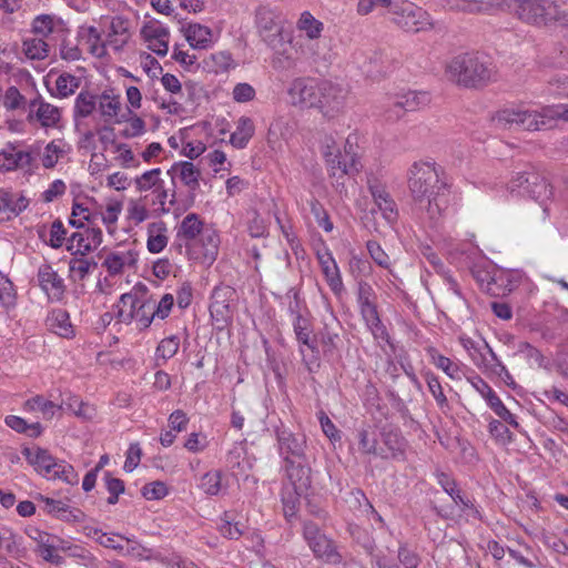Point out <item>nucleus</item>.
I'll return each mask as SVG.
<instances>
[{"mask_svg": "<svg viewBox=\"0 0 568 568\" xmlns=\"http://www.w3.org/2000/svg\"><path fill=\"white\" fill-rule=\"evenodd\" d=\"M2 104L7 111L24 110L28 106L26 97L14 85L6 90Z\"/></svg>", "mask_w": 568, "mask_h": 568, "instance_id": "49", "label": "nucleus"}, {"mask_svg": "<svg viewBox=\"0 0 568 568\" xmlns=\"http://www.w3.org/2000/svg\"><path fill=\"white\" fill-rule=\"evenodd\" d=\"M98 109L105 122L115 119L121 111L120 95H115L112 90L104 91L98 95Z\"/></svg>", "mask_w": 568, "mask_h": 568, "instance_id": "34", "label": "nucleus"}, {"mask_svg": "<svg viewBox=\"0 0 568 568\" xmlns=\"http://www.w3.org/2000/svg\"><path fill=\"white\" fill-rule=\"evenodd\" d=\"M525 180H530V171L519 172L511 178V180L507 184V192L511 196H526L528 193V182Z\"/></svg>", "mask_w": 568, "mask_h": 568, "instance_id": "52", "label": "nucleus"}, {"mask_svg": "<svg viewBox=\"0 0 568 568\" xmlns=\"http://www.w3.org/2000/svg\"><path fill=\"white\" fill-rule=\"evenodd\" d=\"M40 153L39 149L23 151L9 144L0 151V170H27L30 171L34 166L36 156Z\"/></svg>", "mask_w": 568, "mask_h": 568, "instance_id": "13", "label": "nucleus"}, {"mask_svg": "<svg viewBox=\"0 0 568 568\" xmlns=\"http://www.w3.org/2000/svg\"><path fill=\"white\" fill-rule=\"evenodd\" d=\"M255 26L262 41L275 53L284 52V47L291 41L285 31L282 12L268 4L260 6L255 11Z\"/></svg>", "mask_w": 568, "mask_h": 568, "instance_id": "5", "label": "nucleus"}, {"mask_svg": "<svg viewBox=\"0 0 568 568\" xmlns=\"http://www.w3.org/2000/svg\"><path fill=\"white\" fill-rule=\"evenodd\" d=\"M32 32L43 39L52 34L55 37L70 34V29L62 19L55 16L40 14L32 21Z\"/></svg>", "mask_w": 568, "mask_h": 568, "instance_id": "23", "label": "nucleus"}, {"mask_svg": "<svg viewBox=\"0 0 568 568\" xmlns=\"http://www.w3.org/2000/svg\"><path fill=\"white\" fill-rule=\"evenodd\" d=\"M296 29L307 40L316 41L322 37L324 31V23L316 19L310 11L305 10L301 12L296 21Z\"/></svg>", "mask_w": 568, "mask_h": 568, "instance_id": "30", "label": "nucleus"}, {"mask_svg": "<svg viewBox=\"0 0 568 568\" xmlns=\"http://www.w3.org/2000/svg\"><path fill=\"white\" fill-rule=\"evenodd\" d=\"M67 229L62 221L55 220L50 227V239L47 242L52 248H60L67 240Z\"/></svg>", "mask_w": 568, "mask_h": 568, "instance_id": "61", "label": "nucleus"}, {"mask_svg": "<svg viewBox=\"0 0 568 568\" xmlns=\"http://www.w3.org/2000/svg\"><path fill=\"white\" fill-rule=\"evenodd\" d=\"M27 120L38 121L42 128H55L61 120V110L37 93L28 103Z\"/></svg>", "mask_w": 568, "mask_h": 568, "instance_id": "11", "label": "nucleus"}, {"mask_svg": "<svg viewBox=\"0 0 568 568\" xmlns=\"http://www.w3.org/2000/svg\"><path fill=\"white\" fill-rule=\"evenodd\" d=\"M135 292L122 294L114 305L115 317L120 323L130 324L133 322L138 305L142 298V288L135 286Z\"/></svg>", "mask_w": 568, "mask_h": 568, "instance_id": "24", "label": "nucleus"}, {"mask_svg": "<svg viewBox=\"0 0 568 568\" xmlns=\"http://www.w3.org/2000/svg\"><path fill=\"white\" fill-rule=\"evenodd\" d=\"M516 354L523 356L532 368H545L548 366V361L541 352L527 342L518 344Z\"/></svg>", "mask_w": 568, "mask_h": 568, "instance_id": "43", "label": "nucleus"}, {"mask_svg": "<svg viewBox=\"0 0 568 568\" xmlns=\"http://www.w3.org/2000/svg\"><path fill=\"white\" fill-rule=\"evenodd\" d=\"M102 237V231L99 227H88L84 232H74L67 240V250L71 255H88L101 245Z\"/></svg>", "mask_w": 568, "mask_h": 568, "instance_id": "14", "label": "nucleus"}, {"mask_svg": "<svg viewBox=\"0 0 568 568\" xmlns=\"http://www.w3.org/2000/svg\"><path fill=\"white\" fill-rule=\"evenodd\" d=\"M199 170L191 162H180V180L189 187V194L180 200V207L189 209L194 204L195 190L199 189Z\"/></svg>", "mask_w": 568, "mask_h": 568, "instance_id": "27", "label": "nucleus"}, {"mask_svg": "<svg viewBox=\"0 0 568 568\" xmlns=\"http://www.w3.org/2000/svg\"><path fill=\"white\" fill-rule=\"evenodd\" d=\"M357 302L361 316L374 339L388 342L387 329L381 321L377 306L374 302V291L368 284L359 285Z\"/></svg>", "mask_w": 568, "mask_h": 568, "instance_id": "8", "label": "nucleus"}, {"mask_svg": "<svg viewBox=\"0 0 568 568\" xmlns=\"http://www.w3.org/2000/svg\"><path fill=\"white\" fill-rule=\"evenodd\" d=\"M255 132V125L251 118L241 116L236 122V129L230 136V143L235 149H244Z\"/></svg>", "mask_w": 568, "mask_h": 568, "instance_id": "31", "label": "nucleus"}, {"mask_svg": "<svg viewBox=\"0 0 568 568\" xmlns=\"http://www.w3.org/2000/svg\"><path fill=\"white\" fill-rule=\"evenodd\" d=\"M524 111L525 109L520 108L504 109L496 114L494 121L500 129L511 130L521 128Z\"/></svg>", "mask_w": 568, "mask_h": 568, "instance_id": "41", "label": "nucleus"}, {"mask_svg": "<svg viewBox=\"0 0 568 568\" xmlns=\"http://www.w3.org/2000/svg\"><path fill=\"white\" fill-rule=\"evenodd\" d=\"M6 425L20 434H27L30 437H38L42 433L40 423L28 424L22 417L9 415L4 419Z\"/></svg>", "mask_w": 568, "mask_h": 568, "instance_id": "47", "label": "nucleus"}, {"mask_svg": "<svg viewBox=\"0 0 568 568\" xmlns=\"http://www.w3.org/2000/svg\"><path fill=\"white\" fill-rule=\"evenodd\" d=\"M29 199L22 193L0 189V221H11L19 216L29 206Z\"/></svg>", "mask_w": 568, "mask_h": 568, "instance_id": "19", "label": "nucleus"}, {"mask_svg": "<svg viewBox=\"0 0 568 568\" xmlns=\"http://www.w3.org/2000/svg\"><path fill=\"white\" fill-rule=\"evenodd\" d=\"M206 65L210 67L214 73H227L236 69L237 62L229 51H217L212 53L206 60Z\"/></svg>", "mask_w": 568, "mask_h": 568, "instance_id": "40", "label": "nucleus"}, {"mask_svg": "<svg viewBox=\"0 0 568 568\" xmlns=\"http://www.w3.org/2000/svg\"><path fill=\"white\" fill-rule=\"evenodd\" d=\"M548 118L544 115V106L540 111L525 110L523 115L521 129L527 131L541 130L547 124Z\"/></svg>", "mask_w": 568, "mask_h": 568, "instance_id": "51", "label": "nucleus"}, {"mask_svg": "<svg viewBox=\"0 0 568 568\" xmlns=\"http://www.w3.org/2000/svg\"><path fill=\"white\" fill-rule=\"evenodd\" d=\"M316 257L327 285L335 295L339 296L344 291V284L333 254L328 248H324L317 251Z\"/></svg>", "mask_w": 568, "mask_h": 568, "instance_id": "18", "label": "nucleus"}, {"mask_svg": "<svg viewBox=\"0 0 568 568\" xmlns=\"http://www.w3.org/2000/svg\"><path fill=\"white\" fill-rule=\"evenodd\" d=\"M209 445L207 437L204 433H191L183 443V447L190 453L203 452Z\"/></svg>", "mask_w": 568, "mask_h": 568, "instance_id": "63", "label": "nucleus"}, {"mask_svg": "<svg viewBox=\"0 0 568 568\" xmlns=\"http://www.w3.org/2000/svg\"><path fill=\"white\" fill-rule=\"evenodd\" d=\"M285 471L291 485L288 487L297 494H306L311 486V477L305 458L285 462Z\"/></svg>", "mask_w": 568, "mask_h": 568, "instance_id": "21", "label": "nucleus"}, {"mask_svg": "<svg viewBox=\"0 0 568 568\" xmlns=\"http://www.w3.org/2000/svg\"><path fill=\"white\" fill-rule=\"evenodd\" d=\"M160 169H153L144 172L141 176L135 179V185L138 191L143 192L148 191L152 187H159L160 179L158 175L160 174Z\"/></svg>", "mask_w": 568, "mask_h": 568, "instance_id": "64", "label": "nucleus"}, {"mask_svg": "<svg viewBox=\"0 0 568 568\" xmlns=\"http://www.w3.org/2000/svg\"><path fill=\"white\" fill-rule=\"evenodd\" d=\"M368 190L383 217L389 223L394 222L397 217L396 203L386 186L377 180H369Z\"/></svg>", "mask_w": 568, "mask_h": 568, "instance_id": "20", "label": "nucleus"}, {"mask_svg": "<svg viewBox=\"0 0 568 568\" xmlns=\"http://www.w3.org/2000/svg\"><path fill=\"white\" fill-rule=\"evenodd\" d=\"M366 247H367V251H368L372 260L378 266L390 271V265H392L390 258L377 242L368 241L366 244Z\"/></svg>", "mask_w": 568, "mask_h": 568, "instance_id": "60", "label": "nucleus"}, {"mask_svg": "<svg viewBox=\"0 0 568 568\" xmlns=\"http://www.w3.org/2000/svg\"><path fill=\"white\" fill-rule=\"evenodd\" d=\"M80 84V78L63 72L55 80V92L51 91V95L60 99L68 98L77 91Z\"/></svg>", "mask_w": 568, "mask_h": 568, "instance_id": "42", "label": "nucleus"}, {"mask_svg": "<svg viewBox=\"0 0 568 568\" xmlns=\"http://www.w3.org/2000/svg\"><path fill=\"white\" fill-rule=\"evenodd\" d=\"M293 326L297 341L313 351L315 347L311 341V331L307 320L301 315H296Z\"/></svg>", "mask_w": 568, "mask_h": 568, "instance_id": "57", "label": "nucleus"}, {"mask_svg": "<svg viewBox=\"0 0 568 568\" xmlns=\"http://www.w3.org/2000/svg\"><path fill=\"white\" fill-rule=\"evenodd\" d=\"M62 153H63L62 141L49 142L45 145L44 151L42 153V158H41L42 165L45 169L54 168Z\"/></svg>", "mask_w": 568, "mask_h": 568, "instance_id": "53", "label": "nucleus"}, {"mask_svg": "<svg viewBox=\"0 0 568 568\" xmlns=\"http://www.w3.org/2000/svg\"><path fill=\"white\" fill-rule=\"evenodd\" d=\"M459 342L464 349L468 353L469 357L477 367H481V362L485 361L483 348L470 337L462 335Z\"/></svg>", "mask_w": 568, "mask_h": 568, "instance_id": "58", "label": "nucleus"}, {"mask_svg": "<svg viewBox=\"0 0 568 568\" xmlns=\"http://www.w3.org/2000/svg\"><path fill=\"white\" fill-rule=\"evenodd\" d=\"M348 90L338 83L322 80L321 91L317 97V109L326 119H335L343 113Z\"/></svg>", "mask_w": 568, "mask_h": 568, "instance_id": "9", "label": "nucleus"}, {"mask_svg": "<svg viewBox=\"0 0 568 568\" xmlns=\"http://www.w3.org/2000/svg\"><path fill=\"white\" fill-rule=\"evenodd\" d=\"M98 106V95L90 91H81L75 100L73 106V118L85 119L90 116Z\"/></svg>", "mask_w": 568, "mask_h": 568, "instance_id": "37", "label": "nucleus"}, {"mask_svg": "<svg viewBox=\"0 0 568 568\" xmlns=\"http://www.w3.org/2000/svg\"><path fill=\"white\" fill-rule=\"evenodd\" d=\"M488 432L498 444L506 445L513 442V434L508 427L498 419H491L489 422Z\"/></svg>", "mask_w": 568, "mask_h": 568, "instance_id": "56", "label": "nucleus"}, {"mask_svg": "<svg viewBox=\"0 0 568 568\" xmlns=\"http://www.w3.org/2000/svg\"><path fill=\"white\" fill-rule=\"evenodd\" d=\"M110 37H115L114 48L120 49L124 47L130 40L129 21L121 17H114L110 23ZM113 43V40L110 41Z\"/></svg>", "mask_w": 568, "mask_h": 568, "instance_id": "45", "label": "nucleus"}, {"mask_svg": "<svg viewBox=\"0 0 568 568\" xmlns=\"http://www.w3.org/2000/svg\"><path fill=\"white\" fill-rule=\"evenodd\" d=\"M63 408V405L45 399L42 395H36L23 404L26 412H40L44 419H51L55 413Z\"/></svg>", "mask_w": 568, "mask_h": 568, "instance_id": "36", "label": "nucleus"}, {"mask_svg": "<svg viewBox=\"0 0 568 568\" xmlns=\"http://www.w3.org/2000/svg\"><path fill=\"white\" fill-rule=\"evenodd\" d=\"M359 448L364 454L378 456L377 429L373 425H366L358 430Z\"/></svg>", "mask_w": 568, "mask_h": 568, "instance_id": "44", "label": "nucleus"}, {"mask_svg": "<svg viewBox=\"0 0 568 568\" xmlns=\"http://www.w3.org/2000/svg\"><path fill=\"white\" fill-rule=\"evenodd\" d=\"M484 348L487 351V355L485 354V361L481 362L479 368L487 374L497 376L499 372H503L505 365L487 343L484 344Z\"/></svg>", "mask_w": 568, "mask_h": 568, "instance_id": "55", "label": "nucleus"}, {"mask_svg": "<svg viewBox=\"0 0 568 568\" xmlns=\"http://www.w3.org/2000/svg\"><path fill=\"white\" fill-rule=\"evenodd\" d=\"M525 182H528V185H530L526 196L538 202L544 207V212H546V203L552 196V187L547 179L540 173L531 170L530 180H525Z\"/></svg>", "mask_w": 568, "mask_h": 568, "instance_id": "26", "label": "nucleus"}, {"mask_svg": "<svg viewBox=\"0 0 568 568\" xmlns=\"http://www.w3.org/2000/svg\"><path fill=\"white\" fill-rule=\"evenodd\" d=\"M138 257L139 253L134 250L115 251L106 255L102 266L106 268L110 275H118L121 274L125 267H134Z\"/></svg>", "mask_w": 568, "mask_h": 568, "instance_id": "25", "label": "nucleus"}, {"mask_svg": "<svg viewBox=\"0 0 568 568\" xmlns=\"http://www.w3.org/2000/svg\"><path fill=\"white\" fill-rule=\"evenodd\" d=\"M38 473L48 479H60L69 485H77L79 483V476L73 466L64 460H57L55 464L47 465V467Z\"/></svg>", "mask_w": 568, "mask_h": 568, "instance_id": "29", "label": "nucleus"}, {"mask_svg": "<svg viewBox=\"0 0 568 568\" xmlns=\"http://www.w3.org/2000/svg\"><path fill=\"white\" fill-rule=\"evenodd\" d=\"M449 10L464 12H481V0H442Z\"/></svg>", "mask_w": 568, "mask_h": 568, "instance_id": "59", "label": "nucleus"}, {"mask_svg": "<svg viewBox=\"0 0 568 568\" xmlns=\"http://www.w3.org/2000/svg\"><path fill=\"white\" fill-rule=\"evenodd\" d=\"M277 445L278 453L285 462H291L292 459H303L304 455V440L297 438L293 433L282 429L277 430Z\"/></svg>", "mask_w": 568, "mask_h": 568, "instance_id": "22", "label": "nucleus"}, {"mask_svg": "<svg viewBox=\"0 0 568 568\" xmlns=\"http://www.w3.org/2000/svg\"><path fill=\"white\" fill-rule=\"evenodd\" d=\"M24 455L34 466L37 471L42 470V468L47 467V465L55 464L58 460L51 454H49L48 450L41 448H37L34 453H32L30 449H26Z\"/></svg>", "mask_w": 568, "mask_h": 568, "instance_id": "54", "label": "nucleus"}, {"mask_svg": "<svg viewBox=\"0 0 568 568\" xmlns=\"http://www.w3.org/2000/svg\"><path fill=\"white\" fill-rule=\"evenodd\" d=\"M432 363L443 371L449 378L460 381L464 376L463 367L458 362L439 354L436 349H429Z\"/></svg>", "mask_w": 568, "mask_h": 568, "instance_id": "35", "label": "nucleus"}, {"mask_svg": "<svg viewBox=\"0 0 568 568\" xmlns=\"http://www.w3.org/2000/svg\"><path fill=\"white\" fill-rule=\"evenodd\" d=\"M50 328L61 337H72L74 335L70 316L64 310H54L48 318Z\"/></svg>", "mask_w": 568, "mask_h": 568, "instance_id": "38", "label": "nucleus"}, {"mask_svg": "<svg viewBox=\"0 0 568 568\" xmlns=\"http://www.w3.org/2000/svg\"><path fill=\"white\" fill-rule=\"evenodd\" d=\"M304 494H297L295 490L290 488L288 486H285L282 491V503H283V513L287 520H292L295 518L298 505H300V498Z\"/></svg>", "mask_w": 568, "mask_h": 568, "instance_id": "48", "label": "nucleus"}, {"mask_svg": "<svg viewBox=\"0 0 568 568\" xmlns=\"http://www.w3.org/2000/svg\"><path fill=\"white\" fill-rule=\"evenodd\" d=\"M388 16L405 32H423L434 27L429 13L408 0H395Z\"/></svg>", "mask_w": 568, "mask_h": 568, "instance_id": "6", "label": "nucleus"}, {"mask_svg": "<svg viewBox=\"0 0 568 568\" xmlns=\"http://www.w3.org/2000/svg\"><path fill=\"white\" fill-rule=\"evenodd\" d=\"M37 277L40 287L51 301L59 302L62 300L65 292L64 281L50 264H41Z\"/></svg>", "mask_w": 568, "mask_h": 568, "instance_id": "17", "label": "nucleus"}, {"mask_svg": "<svg viewBox=\"0 0 568 568\" xmlns=\"http://www.w3.org/2000/svg\"><path fill=\"white\" fill-rule=\"evenodd\" d=\"M513 11L528 24L568 30V7L551 0H516Z\"/></svg>", "mask_w": 568, "mask_h": 568, "instance_id": "4", "label": "nucleus"}, {"mask_svg": "<svg viewBox=\"0 0 568 568\" xmlns=\"http://www.w3.org/2000/svg\"><path fill=\"white\" fill-rule=\"evenodd\" d=\"M97 266V262L87 257V255H72L69 261L70 278L73 282H82Z\"/></svg>", "mask_w": 568, "mask_h": 568, "instance_id": "32", "label": "nucleus"}, {"mask_svg": "<svg viewBox=\"0 0 568 568\" xmlns=\"http://www.w3.org/2000/svg\"><path fill=\"white\" fill-rule=\"evenodd\" d=\"M383 443L385 447H381L378 456L383 458L400 459L404 457L406 440L397 430H388L383 433Z\"/></svg>", "mask_w": 568, "mask_h": 568, "instance_id": "28", "label": "nucleus"}, {"mask_svg": "<svg viewBox=\"0 0 568 568\" xmlns=\"http://www.w3.org/2000/svg\"><path fill=\"white\" fill-rule=\"evenodd\" d=\"M200 488L211 496H215L221 493L223 489L222 473L220 470H212L203 475Z\"/></svg>", "mask_w": 568, "mask_h": 568, "instance_id": "50", "label": "nucleus"}, {"mask_svg": "<svg viewBox=\"0 0 568 568\" xmlns=\"http://www.w3.org/2000/svg\"><path fill=\"white\" fill-rule=\"evenodd\" d=\"M68 37H69V34H67V36H58L57 37V38H59L61 40V43H60V57L63 60H67V61H77V60H79L81 58L82 52L79 49L78 44L72 43L68 39Z\"/></svg>", "mask_w": 568, "mask_h": 568, "instance_id": "62", "label": "nucleus"}, {"mask_svg": "<svg viewBox=\"0 0 568 568\" xmlns=\"http://www.w3.org/2000/svg\"><path fill=\"white\" fill-rule=\"evenodd\" d=\"M23 53L31 60H43L49 55V44L42 38L26 39L22 43Z\"/></svg>", "mask_w": 568, "mask_h": 568, "instance_id": "46", "label": "nucleus"}, {"mask_svg": "<svg viewBox=\"0 0 568 568\" xmlns=\"http://www.w3.org/2000/svg\"><path fill=\"white\" fill-rule=\"evenodd\" d=\"M446 77L465 88L486 85L495 78V69L489 58L474 52L454 57L446 65Z\"/></svg>", "mask_w": 568, "mask_h": 568, "instance_id": "3", "label": "nucleus"}, {"mask_svg": "<svg viewBox=\"0 0 568 568\" xmlns=\"http://www.w3.org/2000/svg\"><path fill=\"white\" fill-rule=\"evenodd\" d=\"M407 185L415 202L433 224H438L450 213V185L445 170L434 160L413 162L407 171Z\"/></svg>", "mask_w": 568, "mask_h": 568, "instance_id": "1", "label": "nucleus"}, {"mask_svg": "<svg viewBox=\"0 0 568 568\" xmlns=\"http://www.w3.org/2000/svg\"><path fill=\"white\" fill-rule=\"evenodd\" d=\"M436 479L444 491L450 496L454 503L458 505L467 516H471L474 518L480 517L479 510L475 507L473 500L462 494V490L458 488L455 479L450 475L437 471Z\"/></svg>", "mask_w": 568, "mask_h": 568, "instance_id": "16", "label": "nucleus"}, {"mask_svg": "<svg viewBox=\"0 0 568 568\" xmlns=\"http://www.w3.org/2000/svg\"><path fill=\"white\" fill-rule=\"evenodd\" d=\"M321 85L322 80L315 78H295L287 88L290 103L300 109H315Z\"/></svg>", "mask_w": 568, "mask_h": 568, "instance_id": "10", "label": "nucleus"}, {"mask_svg": "<svg viewBox=\"0 0 568 568\" xmlns=\"http://www.w3.org/2000/svg\"><path fill=\"white\" fill-rule=\"evenodd\" d=\"M320 151L332 176L352 175L362 169L359 158L355 154L349 162L342 160V153L333 135L326 134L321 139Z\"/></svg>", "mask_w": 568, "mask_h": 568, "instance_id": "7", "label": "nucleus"}, {"mask_svg": "<svg viewBox=\"0 0 568 568\" xmlns=\"http://www.w3.org/2000/svg\"><path fill=\"white\" fill-rule=\"evenodd\" d=\"M303 536L316 557L327 561H336L338 555L335 551L332 540L321 532L317 525L306 521L303 526Z\"/></svg>", "mask_w": 568, "mask_h": 568, "instance_id": "12", "label": "nucleus"}, {"mask_svg": "<svg viewBox=\"0 0 568 568\" xmlns=\"http://www.w3.org/2000/svg\"><path fill=\"white\" fill-rule=\"evenodd\" d=\"M180 31H182L189 45L195 50L211 49L220 38L219 32H214L207 26L195 22L183 24Z\"/></svg>", "mask_w": 568, "mask_h": 568, "instance_id": "15", "label": "nucleus"}, {"mask_svg": "<svg viewBox=\"0 0 568 568\" xmlns=\"http://www.w3.org/2000/svg\"><path fill=\"white\" fill-rule=\"evenodd\" d=\"M429 94L425 91H407L398 95L394 105L404 111H415L429 103Z\"/></svg>", "mask_w": 568, "mask_h": 568, "instance_id": "33", "label": "nucleus"}, {"mask_svg": "<svg viewBox=\"0 0 568 568\" xmlns=\"http://www.w3.org/2000/svg\"><path fill=\"white\" fill-rule=\"evenodd\" d=\"M153 307L154 300L146 295V288L143 286L142 298L138 305L133 320L136 323L139 329H144L151 325L152 321L154 320Z\"/></svg>", "mask_w": 568, "mask_h": 568, "instance_id": "39", "label": "nucleus"}, {"mask_svg": "<svg viewBox=\"0 0 568 568\" xmlns=\"http://www.w3.org/2000/svg\"><path fill=\"white\" fill-rule=\"evenodd\" d=\"M180 235L186 241V255L190 260L207 265L214 262L220 244L219 234L213 227L205 226L197 214L190 213L182 220Z\"/></svg>", "mask_w": 568, "mask_h": 568, "instance_id": "2", "label": "nucleus"}]
</instances>
